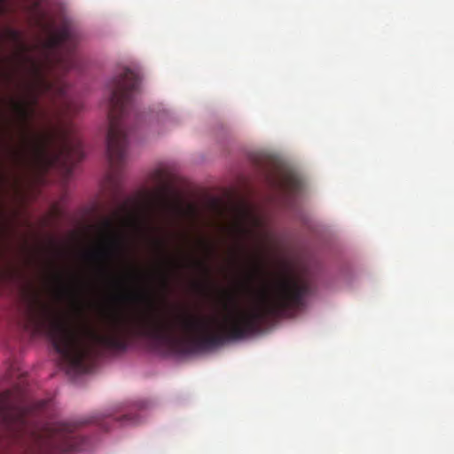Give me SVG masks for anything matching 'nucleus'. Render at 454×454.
Instances as JSON below:
<instances>
[{"label":"nucleus","mask_w":454,"mask_h":454,"mask_svg":"<svg viewBox=\"0 0 454 454\" xmlns=\"http://www.w3.org/2000/svg\"><path fill=\"white\" fill-rule=\"evenodd\" d=\"M309 290L305 278L286 276L275 283L270 293L266 287L260 289L256 293L257 302L250 309H242L237 297L231 295L232 309L215 330L208 320L188 312L176 320L160 317L155 313L154 299L151 294L144 293L136 300L145 304L146 310H139L129 318L111 316L104 331L60 318V356L68 372L86 373L98 348L125 350L128 339L134 334L181 346L184 351L205 350L258 333L267 318L278 317L300 308Z\"/></svg>","instance_id":"1"},{"label":"nucleus","mask_w":454,"mask_h":454,"mask_svg":"<svg viewBox=\"0 0 454 454\" xmlns=\"http://www.w3.org/2000/svg\"><path fill=\"white\" fill-rule=\"evenodd\" d=\"M78 42L76 31L64 25L59 29L51 32L43 42V62L40 64L29 59L35 80L28 85V99L13 102L14 110L23 122H27L35 114L41 96L48 97L53 104H56V99H62L56 109L59 116H68L78 111V106L67 95V85L59 79L49 80L43 72V69L69 71L79 68L80 59L75 52Z\"/></svg>","instance_id":"2"},{"label":"nucleus","mask_w":454,"mask_h":454,"mask_svg":"<svg viewBox=\"0 0 454 454\" xmlns=\"http://www.w3.org/2000/svg\"><path fill=\"white\" fill-rule=\"evenodd\" d=\"M139 78L129 68H123L108 83L107 101L109 128L106 137V153L110 164V181L115 182L125 162L128 147V129L123 121L131 92L136 90Z\"/></svg>","instance_id":"3"},{"label":"nucleus","mask_w":454,"mask_h":454,"mask_svg":"<svg viewBox=\"0 0 454 454\" xmlns=\"http://www.w3.org/2000/svg\"><path fill=\"white\" fill-rule=\"evenodd\" d=\"M30 147L43 168L63 165L70 171L71 165L83 158L82 145L72 123H60L51 131L35 137Z\"/></svg>","instance_id":"4"},{"label":"nucleus","mask_w":454,"mask_h":454,"mask_svg":"<svg viewBox=\"0 0 454 454\" xmlns=\"http://www.w3.org/2000/svg\"><path fill=\"white\" fill-rule=\"evenodd\" d=\"M77 423L55 422L35 437L31 454H69L83 450L85 439L76 432Z\"/></svg>","instance_id":"5"},{"label":"nucleus","mask_w":454,"mask_h":454,"mask_svg":"<svg viewBox=\"0 0 454 454\" xmlns=\"http://www.w3.org/2000/svg\"><path fill=\"white\" fill-rule=\"evenodd\" d=\"M128 212V206L124 205L120 211H115L114 217H105L99 226L98 231L103 239L102 248L93 254V255H110L113 254H121L124 251L123 236L120 230L117 228L114 218L121 219L123 223L131 224L136 228L140 229V223L133 216L124 218L123 213Z\"/></svg>","instance_id":"6"},{"label":"nucleus","mask_w":454,"mask_h":454,"mask_svg":"<svg viewBox=\"0 0 454 454\" xmlns=\"http://www.w3.org/2000/svg\"><path fill=\"white\" fill-rule=\"evenodd\" d=\"M269 183L277 187L283 195L293 197L301 189V180L293 174H282L278 176H268Z\"/></svg>","instance_id":"7"},{"label":"nucleus","mask_w":454,"mask_h":454,"mask_svg":"<svg viewBox=\"0 0 454 454\" xmlns=\"http://www.w3.org/2000/svg\"><path fill=\"white\" fill-rule=\"evenodd\" d=\"M262 274V270L257 264H254L247 272L245 281L242 284L243 288L248 293H254V282Z\"/></svg>","instance_id":"8"},{"label":"nucleus","mask_w":454,"mask_h":454,"mask_svg":"<svg viewBox=\"0 0 454 454\" xmlns=\"http://www.w3.org/2000/svg\"><path fill=\"white\" fill-rule=\"evenodd\" d=\"M6 37L13 43L23 46L21 33L13 28H7L5 31Z\"/></svg>","instance_id":"9"},{"label":"nucleus","mask_w":454,"mask_h":454,"mask_svg":"<svg viewBox=\"0 0 454 454\" xmlns=\"http://www.w3.org/2000/svg\"><path fill=\"white\" fill-rule=\"evenodd\" d=\"M60 294L68 296L72 300H76L78 297V289L74 286H63L60 289Z\"/></svg>","instance_id":"10"},{"label":"nucleus","mask_w":454,"mask_h":454,"mask_svg":"<svg viewBox=\"0 0 454 454\" xmlns=\"http://www.w3.org/2000/svg\"><path fill=\"white\" fill-rule=\"evenodd\" d=\"M192 264L193 267L200 270L205 275V277L207 278L209 277L210 270H209L208 266L203 261L193 260Z\"/></svg>","instance_id":"11"},{"label":"nucleus","mask_w":454,"mask_h":454,"mask_svg":"<svg viewBox=\"0 0 454 454\" xmlns=\"http://www.w3.org/2000/svg\"><path fill=\"white\" fill-rule=\"evenodd\" d=\"M160 290L166 294L169 291V288H170V281H169V278L167 274H162L160 276Z\"/></svg>","instance_id":"12"},{"label":"nucleus","mask_w":454,"mask_h":454,"mask_svg":"<svg viewBox=\"0 0 454 454\" xmlns=\"http://www.w3.org/2000/svg\"><path fill=\"white\" fill-rule=\"evenodd\" d=\"M243 214L251 219V221L253 222V223L255 225V226H260L262 224V221L260 218H258L257 216L254 215L249 210L247 209H244L243 210Z\"/></svg>","instance_id":"13"},{"label":"nucleus","mask_w":454,"mask_h":454,"mask_svg":"<svg viewBox=\"0 0 454 454\" xmlns=\"http://www.w3.org/2000/svg\"><path fill=\"white\" fill-rule=\"evenodd\" d=\"M7 406L0 400V417L7 415Z\"/></svg>","instance_id":"14"},{"label":"nucleus","mask_w":454,"mask_h":454,"mask_svg":"<svg viewBox=\"0 0 454 454\" xmlns=\"http://www.w3.org/2000/svg\"><path fill=\"white\" fill-rule=\"evenodd\" d=\"M155 243L157 245V247L160 249V250H163L164 247H165V241L163 239H155Z\"/></svg>","instance_id":"15"},{"label":"nucleus","mask_w":454,"mask_h":454,"mask_svg":"<svg viewBox=\"0 0 454 454\" xmlns=\"http://www.w3.org/2000/svg\"><path fill=\"white\" fill-rule=\"evenodd\" d=\"M121 421L123 423H127V422H129V423H135L134 421V419L132 417H130L129 415H124L122 418H121Z\"/></svg>","instance_id":"16"},{"label":"nucleus","mask_w":454,"mask_h":454,"mask_svg":"<svg viewBox=\"0 0 454 454\" xmlns=\"http://www.w3.org/2000/svg\"><path fill=\"white\" fill-rule=\"evenodd\" d=\"M26 412H27V411H22L19 414V416H20V419L21 420V422H23V420L25 419H24V416H25V413H26Z\"/></svg>","instance_id":"17"},{"label":"nucleus","mask_w":454,"mask_h":454,"mask_svg":"<svg viewBox=\"0 0 454 454\" xmlns=\"http://www.w3.org/2000/svg\"><path fill=\"white\" fill-rule=\"evenodd\" d=\"M44 405H45V402H41V403H40V405H39L38 409H42V408H43V406H44Z\"/></svg>","instance_id":"18"},{"label":"nucleus","mask_w":454,"mask_h":454,"mask_svg":"<svg viewBox=\"0 0 454 454\" xmlns=\"http://www.w3.org/2000/svg\"><path fill=\"white\" fill-rule=\"evenodd\" d=\"M240 231L243 232V233H247L248 231L246 229V228H241Z\"/></svg>","instance_id":"19"},{"label":"nucleus","mask_w":454,"mask_h":454,"mask_svg":"<svg viewBox=\"0 0 454 454\" xmlns=\"http://www.w3.org/2000/svg\"><path fill=\"white\" fill-rule=\"evenodd\" d=\"M158 176H158V178H159V179H161V178H162V174H161V173H160V172H159V173H158Z\"/></svg>","instance_id":"20"},{"label":"nucleus","mask_w":454,"mask_h":454,"mask_svg":"<svg viewBox=\"0 0 454 454\" xmlns=\"http://www.w3.org/2000/svg\"><path fill=\"white\" fill-rule=\"evenodd\" d=\"M4 0H0V4L3 2Z\"/></svg>","instance_id":"21"}]
</instances>
